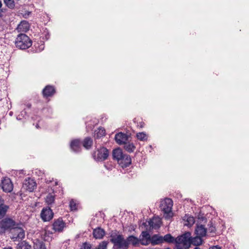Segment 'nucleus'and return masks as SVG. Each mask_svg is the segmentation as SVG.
<instances>
[{
	"mask_svg": "<svg viewBox=\"0 0 249 249\" xmlns=\"http://www.w3.org/2000/svg\"><path fill=\"white\" fill-rule=\"evenodd\" d=\"M183 219L187 222V223H186L185 225L188 226L193 225L195 223V219L194 217L190 216L188 214H185V215L183 217Z\"/></svg>",
	"mask_w": 249,
	"mask_h": 249,
	"instance_id": "nucleus-29",
	"label": "nucleus"
},
{
	"mask_svg": "<svg viewBox=\"0 0 249 249\" xmlns=\"http://www.w3.org/2000/svg\"><path fill=\"white\" fill-rule=\"evenodd\" d=\"M23 225L21 223H18L17 226L12 230L10 233V237L13 241H19L22 240L25 237V231L23 228Z\"/></svg>",
	"mask_w": 249,
	"mask_h": 249,
	"instance_id": "nucleus-6",
	"label": "nucleus"
},
{
	"mask_svg": "<svg viewBox=\"0 0 249 249\" xmlns=\"http://www.w3.org/2000/svg\"><path fill=\"white\" fill-rule=\"evenodd\" d=\"M172 207L173 201L171 199L166 198L161 201L160 208V210L164 213V217L166 219H169L172 217Z\"/></svg>",
	"mask_w": 249,
	"mask_h": 249,
	"instance_id": "nucleus-5",
	"label": "nucleus"
},
{
	"mask_svg": "<svg viewBox=\"0 0 249 249\" xmlns=\"http://www.w3.org/2000/svg\"><path fill=\"white\" fill-rule=\"evenodd\" d=\"M93 143L92 140L90 137H86L83 141V146L87 149H89L91 148Z\"/></svg>",
	"mask_w": 249,
	"mask_h": 249,
	"instance_id": "nucleus-25",
	"label": "nucleus"
},
{
	"mask_svg": "<svg viewBox=\"0 0 249 249\" xmlns=\"http://www.w3.org/2000/svg\"><path fill=\"white\" fill-rule=\"evenodd\" d=\"M160 224L161 221L159 219L150 220V221L149 222V224L150 227L155 229L159 228L160 226Z\"/></svg>",
	"mask_w": 249,
	"mask_h": 249,
	"instance_id": "nucleus-31",
	"label": "nucleus"
},
{
	"mask_svg": "<svg viewBox=\"0 0 249 249\" xmlns=\"http://www.w3.org/2000/svg\"><path fill=\"white\" fill-rule=\"evenodd\" d=\"M31 105H28V107H31Z\"/></svg>",
	"mask_w": 249,
	"mask_h": 249,
	"instance_id": "nucleus-49",
	"label": "nucleus"
},
{
	"mask_svg": "<svg viewBox=\"0 0 249 249\" xmlns=\"http://www.w3.org/2000/svg\"><path fill=\"white\" fill-rule=\"evenodd\" d=\"M2 188L5 192H11L13 189V185L9 178H5L2 180Z\"/></svg>",
	"mask_w": 249,
	"mask_h": 249,
	"instance_id": "nucleus-12",
	"label": "nucleus"
},
{
	"mask_svg": "<svg viewBox=\"0 0 249 249\" xmlns=\"http://www.w3.org/2000/svg\"><path fill=\"white\" fill-rule=\"evenodd\" d=\"M115 140L118 144L121 145L128 141V136L125 133L119 132L115 135Z\"/></svg>",
	"mask_w": 249,
	"mask_h": 249,
	"instance_id": "nucleus-15",
	"label": "nucleus"
},
{
	"mask_svg": "<svg viewBox=\"0 0 249 249\" xmlns=\"http://www.w3.org/2000/svg\"><path fill=\"white\" fill-rule=\"evenodd\" d=\"M17 249H32V246L26 241H22L17 245Z\"/></svg>",
	"mask_w": 249,
	"mask_h": 249,
	"instance_id": "nucleus-26",
	"label": "nucleus"
},
{
	"mask_svg": "<svg viewBox=\"0 0 249 249\" xmlns=\"http://www.w3.org/2000/svg\"><path fill=\"white\" fill-rule=\"evenodd\" d=\"M124 155L122 150L119 148L114 149L112 151L113 159L116 160L118 162L122 159Z\"/></svg>",
	"mask_w": 249,
	"mask_h": 249,
	"instance_id": "nucleus-19",
	"label": "nucleus"
},
{
	"mask_svg": "<svg viewBox=\"0 0 249 249\" xmlns=\"http://www.w3.org/2000/svg\"><path fill=\"white\" fill-rule=\"evenodd\" d=\"M165 249H170L169 248H167Z\"/></svg>",
	"mask_w": 249,
	"mask_h": 249,
	"instance_id": "nucleus-48",
	"label": "nucleus"
},
{
	"mask_svg": "<svg viewBox=\"0 0 249 249\" xmlns=\"http://www.w3.org/2000/svg\"><path fill=\"white\" fill-rule=\"evenodd\" d=\"M36 187V183L33 179L28 178L25 179L23 184V188L29 192H33Z\"/></svg>",
	"mask_w": 249,
	"mask_h": 249,
	"instance_id": "nucleus-11",
	"label": "nucleus"
},
{
	"mask_svg": "<svg viewBox=\"0 0 249 249\" xmlns=\"http://www.w3.org/2000/svg\"><path fill=\"white\" fill-rule=\"evenodd\" d=\"M207 229L203 225H197L196 230L195 233L197 235H199L202 237H204L206 235Z\"/></svg>",
	"mask_w": 249,
	"mask_h": 249,
	"instance_id": "nucleus-18",
	"label": "nucleus"
},
{
	"mask_svg": "<svg viewBox=\"0 0 249 249\" xmlns=\"http://www.w3.org/2000/svg\"><path fill=\"white\" fill-rule=\"evenodd\" d=\"M80 249H91V245L87 242L84 243Z\"/></svg>",
	"mask_w": 249,
	"mask_h": 249,
	"instance_id": "nucleus-37",
	"label": "nucleus"
},
{
	"mask_svg": "<svg viewBox=\"0 0 249 249\" xmlns=\"http://www.w3.org/2000/svg\"><path fill=\"white\" fill-rule=\"evenodd\" d=\"M137 138L138 140L142 141H145L147 140V136L144 132H139L136 135Z\"/></svg>",
	"mask_w": 249,
	"mask_h": 249,
	"instance_id": "nucleus-33",
	"label": "nucleus"
},
{
	"mask_svg": "<svg viewBox=\"0 0 249 249\" xmlns=\"http://www.w3.org/2000/svg\"><path fill=\"white\" fill-rule=\"evenodd\" d=\"M32 41L25 34H19L15 41L16 47L21 50H25L31 46Z\"/></svg>",
	"mask_w": 249,
	"mask_h": 249,
	"instance_id": "nucleus-4",
	"label": "nucleus"
},
{
	"mask_svg": "<svg viewBox=\"0 0 249 249\" xmlns=\"http://www.w3.org/2000/svg\"><path fill=\"white\" fill-rule=\"evenodd\" d=\"M126 242L128 244V248L129 244H131L134 247H136L141 242V241L140 238L138 239L134 235H130L126 238Z\"/></svg>",
	"mask_w": 249,
	"mask_h": 249,
	"instance_id": "nucleus-22",
	"label": "nucleus"
},
{
	"mask_svg": "<svg viewBox=\"0 0 249 249\" xmlns=\"http://www.w3.org/2000/svg\"><path fill=\"white\" fill-rule=\"evenodd\" d=\"M51 180H50L49 181L48 180H47V181H46V182H51Z\"/></svg>",
	"mask_w": 249,
	"mask_h": 249,
	"instance_id": "nucleus-47",
	"label": "nucleus"
},
{
	"mask_svg": "<svg viewBox=\"0 0 249 249\" xmlns=\"http://www.w3.org/2000/svg\"><path fill=\"white\" fill-rule=\"evenodd\" d=\"M81 144L79 140L76 139L72 141L70 144L71 150L75 153L79 152L81 150Z\"/></svg>",
	"mask_w": 249,
	"mask_h": 249,
	"instance_id": "nucleus-16",
	"label": "nucleus"
},
{
	"mask_svg": "<svg viewBox=\"0 0 249 249\" xmlns=\"http://www.w3.org/2000/svg\"><path fill=\"white\" fill-rule=\"evenodd\" d=\"M107 244L108 242L107 241H102L99 244L96 249H107Z\"/></svg>",
	"mask_w": 249,
	"mask_h": 249,
	"instance_id": "nucleus-34",
	"label": "nucleus"
},
{
	"mask_svg": "<svg viewBox=\"0 0 249 249\" xmlns=\"http://www.w3.org/2000/svg\"><path fill=\"white\" fill-rule=\"evenodd\" d=\"M17 29L19 31H26L29 29V24L26 21L23 20L18 24Z\"/></svg>",
	"mask_w": 249,
	"mask_h": 249,
	"instance_id": "nucleus-24",
	"label": "nucleus"
},
{
	"mask_svg": "<svg viewBox=\"0 0 249 249\" xmlns=\"http://www.w3.org/2000/svg\"><path fill=\"white\" fill-rule=\"evenodd\" d=\"M188 235V234H183L175 238L170 234H167L162 237L163 242L175 243L176 249H183L182 245L186 246L187 248L189 246L188 237L187 236Z\"/></svg>",
	"mask_w": 249,
	"mask_h": 249,
	"instance_id": "nucleus-1",
	"label": "nucleus"
},
{
	"mask_svg": "<svg viewBox=\"0 0 249 249\" xmlns=\"http://www.w3.org/2000/svg\"><path fill=\"white\" fill-rule=\"evenodd\" d=\"M208 226H209L208 228V231L210 233H215L216 231V229L214 226L213 225V223L212 222H210V223L208 224Z\"/></svg>",
	"mask_w": 249,
	"mask_h": 249,
	"instance_id": "nucleus-35",
	"label": "nucleus"
},
{
	"mask_svg": "<svg viewBox=\"0 0 249 249\" xmlns=\"http://www.w3.org/2000/svg\"><path fill=\"white\" fill-rule=\"evenodd\" d=\"M55 93V89L53 86L47 85L42 90V94L44 98H47L53 96Z\"/></svg>",
	"mask_w": 249,
	"mask_h": 249,
	"instance_id": "nucleus-14",
	"label": "nucleus"
},
{
	"mask_svg": "<svg viewBox=\"0 0 249 249\" xmlns=\"http://www.w3.org/2000/svg\"><path fill=\"white\" fill-rule=\"evenodd\" d=\"M18 223L10 217L3 218L0 221V235H2L6 232H11L12 230L17 226Z\"/></svg>",
	"mask_w": 249,
	"mask_h": 249,
	"instance_id": "nucleus-3",
	"label": "nucleus"
},
{
	"mask_svg": "<svg viewBox=\"0 0 249 249\" xmlns=\"http://www.w3.org/2000/svg\"><path fill=\"white\" fill-rule=\"evenodd\" d=\"M151 244L153 246L159 245L163 243L162 236L159 234H154L150 240Z\"/></svg>",
	"mask_w": 249,
	"mask_h": 249,
	"instance_id": "nucleus-23",
	"label": "nucleus"
},
{
	"mask_svg": "<svg viewBox=\"0 0 249 249\" xmlns=\"http://www.w3.org/2000/svg\"><path fill=\"white\" fill-rule=\"evenodd\" d=\"M53 230L55 232H62L64 228L66 227V223L61 217L55 219L52 225Z\"/></svg>",
	"mask_w": 249,
	"mask_h": 249,
	"instance_id": "nucleus-10",
	"label": "nucleus"
},
{
	"mask_svg": "<svg viewBox=\"0 0 249 249\" xmlns=\"http://www.w3.org/2000/svg\"><path fill=\"white\" fill-rule=\"evenodd\" d=\"M34 245V249H46L44 243L38 239H36Z\"/></svg>",
	"mask_w": 249,
	"mask_h": 249,
	"instance_id": "nucleus-28",
	"label": "nucleus"
},
{
	"mask_svg": "<svg viewBox=\"0 0 249 249\" xmlns=\"http://www.w3.org/2000/svg\"><path fill=\"white\" fill-rule=\"evenodd\" d=\"M4 2L9 8H12L15 6L14 0H4Z\"/></svg>",
	"mask_w": 249,
	"mask_h": 249,
	"instance_id": "nucleus-36",
	"label": "nucleus"
},
{
	"mask_svg": "<svg viewBox=\"0 0 249 249\" xmlns=\"http://www.w3.org/2000/svg\"><path fill=\"white\" fill-rule=\"evenodd\" d=\"M40 217L44 222L50 221L53 217V213L49 207H44L41 210Z\"/></svg>",
	"mask_w": 249,
	"mask_h": 249,
	"instance_id": "nucleus-8",
	"label": "nucleus"
},
{
	"mask_svg": "<svg viewBox=\"0 0 249 249\" xmlns=\"http://www.w3.org/2000/svg\"><path fill=\"white\" fill-rule=\"evenodd\" d=\"M194 249H201L198 247H195Z\"/></svg>",
	"mask_w": 249,
	"mask_h": 249,
	"instance_id": "nucleus-46",
	"label": "nucleus"
},
{
	"mask_svg": "<svg viewBox=\"0 0 249 249\" xmlns=\"http://www.w3.org/2000/svg\"><path fill=\"white\" fill-rule=\"evenodd\" d=\"M209 249H222L221 248L218 246H213L210 247Z\"/></svg>",
	"mask_w": 249,
	"mask_h": 249,
	"instance_id": "nucleus-41",
	"label": "nucleus"
},
{
	"mask_svg": "<svg viewBox=\"0 0 249 249\" xmlns=\"http://www.w3.org/2000/svg\"><path fill=\"white\" fill-rule=\"evenodd\" d=\"M55 200L54 196L51 194H49L46 197L45 202L48 205H50L53 204Z\"/></svg>",
	"mask_w": 249,
	"mask_h": 249,
	"instance_id": "nucleus-32",
	"label": "nucleus"
},
{
	"mask_svg": "<svg viewBox=\"0 0 249 249\" xmlns=\"http://www.w3.org/2000/svg\"><path fill=\"white\" fill-rule=\"evenodd\" d=\"M109 154V150L106 147L102 146L97 148L92 155L96 161H103L107 159Z\"/></svg>",
	"mask_w": 249,
	"mask_h": 249,
	"instance_id": "nucleus-7",
	"label": "nucleus"
},
{
	"mask_svg": "<svg viewBox=\"0 0 249 249\" xmlns=\"http://www.w3.org/2000/svg\"><path fill=\"white\" fill-rule=\"evenodd\" d=\"M110 242L113 244V249H128L126 239H125L122 234L112 233L110 235Z\"/></svg>",
	"mask_w": 249,
	"mask_h": 249,
	"instance_id": "nucleus-2",
	"label": "nucleus"
},
{
	"mask_svg": "<svg viewBox=\"0 0 249 249\" xmlns=\"http://www.w3.org/2000/svg\"><path fill=\"white\" fill-rule=\"evenodd\" d=\"M9 209V206L5 204L4 200L0 203V219L5 216Z\"/></svg>",
	"mask_w": 249,
	"mask_h": 249,
	"instance_id": "nucleus-20",
	"label": "nucleus"
},
{
	"mask_svg": "<svg viewBox=\"0 0 249 249\" xmlns=\"http://www.w3.org/2000/svg\"><path fill=\"white\" fill-rule=\"evenodd\" d=\"M106 130L104 128L100 127L94 131L95 139H99L105 135Z\"/></svg>",
	"mask_w": 249,
	"mask_h": 249,
	"instance_id": "nucleus-27",
	"label": "nucleus"
},
{
	"mask_svg": "<svg viewBox=\"0 0 249 249\" xmlns=\"http://www.w3.org/2000/svg\"><path fill=\"white\" fill-rule=\"evenodd\" d=\"M4 199L2 198V197L0 196V203L2 202Z\"/></svg>",
	"mask_w": 249,
	"mask_h": 249,
	"instance_id": "nucleus-43",
	"label": "nucleus"
},
{
	"mask_svg": "<svg viewBox=\"0 0 249 249\" xmlns=\"http://www.w3.org/2000/svg\"><path fill=\"white\" fill-rule=\"evenodd\" d=\"M151 237L147 231H142L140 235L141 244L142 245H148L151 240Z\"/></svg>",
	"mask_w": 249,
	"mask_h": 249,
	"instance_id": "nucleus-13",
	"label": "nucleus"
},
{
	"mask_svg": "<svg viewBox=\"0 0 249 249\" xmlns=\"http://www.w3.org/2000/svg\"><path fill=\"white\" fill-rule=\"evenodd\" d=\"M2 6V3L0 1V8Z\"/></svg>",
	"mask_w": 249,
	"mask_h": 249,
	"instance_id": "nucleus-44",
	"label": "nucleus"
},
{
	"mask_svg": "<svg viewBox=\"0 0 249 249\" xmlns=\"http://www.w3.org/2000/svg\"><path fill=\"white\" fill-rule=\"evenodd\" d=\"M70 207L71 210H76V203L73 200H71L70 202Z\"/></svg>",
	"mask_w": 249,
	"mask_h": 249,
	"instance_id": "nucleus-38",
	"label": "nucleus"
},
{
	"mask_svg": "<svg viewBox=\"0 0 249 249\" xmlns=\"http://www.w3.org/2000/svg\"><path fill=\"white\" fill-rule=\"evenodd\" d=\"M34 46L37 48L38 47V49L37 50V51L40 52L44 50V44H41L40 46L38 45V44H35Z\"/></svg>",
	"mask_w": 249,
	"mask_h": 249,
	"instance_id": "nucleus-39",
	"label": "nucleus"
},
{
	"mask_svg": "<svg viewBox=\"0 0 249 249\" xmlns=\"http://www.w3.org/2000/svg\"><path fill=\"white\" fill-rule=\"evenodd\" d=\"M105 234V231L100 227H98L93 231V237L96 239H102L103 238Z\"/></svg>",
	"mask_w": 249,
	"mask_h": 249,
	"instance_id": "nucleus-21",
	"label": "nucleus"
},
{
	"mask_svg": "<svg viewBox=\"0 0 249 249\" xmlns=\"http://www.w3.org/2000/svg\"><path fill=\"white\" fill-rule=\"evenodd\" d=\"M31 12H29V11L25 12V13L23 14V17L24 18H27L31 15Z\"/></svg>",
	"mask_w": 249,
	"mask_h": 249,
	"instance_id": "nucleus-40",
	"label": "nucleus"
},
{
	"mask_svg": "<svg viewBox=\"0 0 249 249\" xmlns=\"http://www.w3.org/2000/svg\"><path fill=\"white\" fill-rule=\"evenodd\" d=\"M3 249H13L11 247H8L4 248H3Z\"/></svg>",
	"mask_w": 249,
	"mask_h": 249,
	"instance_id": "nucleus-42",
	"label": "nucleus"
},
{
	"mask_svg": "<svg viewBox=\"0 0 249 249\" xmlns=\"http://www.w3.org/2000/svg\"><path fill=\"white\" fill-rule=\"evenodd\" d=\"M36 127L38 128L39 127V125L38 124H36Z\"/></svg>",
	"mask_w": 249,
	"mask_h": 249,
	"instance_id": "nucleus-45",
	"label": "nucleus"
},
{
	"mask_svg": "<svg viewBox=\"0 0 249 249\" xmlns=\"http://www.w3.org/2000/svg\"><path fill=\"white\" fill-rule=\"evenodd\" d=\"M118 163L123 168L127 167L131 163V158L129 155L124 154Z\"/></svg>",
	"mask_w": 249,
	"mask_h": 249,
	"instance_id": "nucleus-17",
	"label": "nucleus"
},
{
	"mask_svg": "<svg viewBox=\"0 0 249 249\" xmlns=\"http://www.w3.org/2000/svg\"><path fill=\"white\" fill-rule=\"evenodd\" d=\"M124 144V149L129 153L133 152L136 148L133 143L125 142Z\"/></svg>",
	"mask_w": 249,
	"mask_h": 249,
	"instance_id": "nucleus-30",
	"label": "nucleus"
},
{
	"mask_svg": "<svg viewBox=\"0 0 249 249\" xmlns=\"http://www.w3.org/2000/svg\"><path fill=\"white\" fill-rule=\"evenodd\" d=\"M184 234H188L187 236L188 237L189 246L187 248L186 246L182 245L183 249H188L191 244H193L195 246H199L202 243V237L196 235V237L192 238L190 232H186Z\"/></svg>",
	"mask_w": 249,
	"mask_h": 249,
	"instance_id": "nucleus-9",
	"label": "nucleus"
}]
</instances>
